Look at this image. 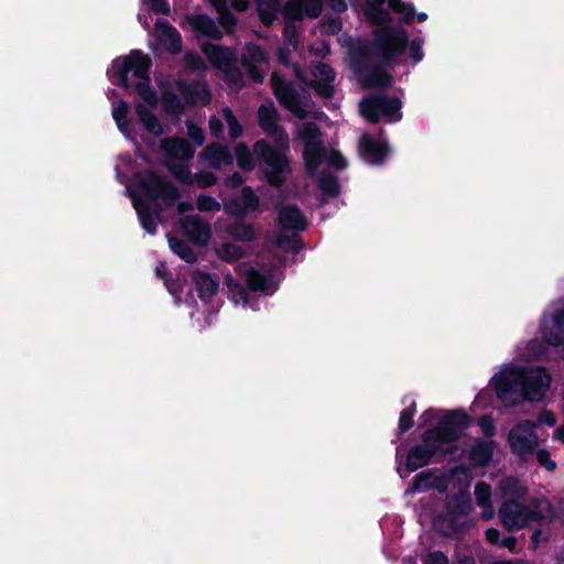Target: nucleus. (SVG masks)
I'll return each instance as SVG.
<instances>
[{
    "label": "nucleus",
    "instance_id": "nucleus-22",
    "mask_svg": "<svg viewBox=\"0 0 564 564\" xmlns=\"http://www.w3.org/2000/svg\"><path fill=\"white\" fill-rule=\"evenodd\" d=\"M192 282L196 288L198 297L204 303L212 302L213 297L217 294L219 282L210 273L196 270L192 274Z\"/></svg>",
    "mask_w": 564,
    "mask_h": 564
},
{
    "label": "nucleus",
    "instance_id": "nucleus-14",
    "mask_svg": "<svg viewBox=\"0 0 564 564\" xmlns=\"http://www.w3.org/2000/svg\"><path fill=\"white\" fill-rule=\"evenodd\" d=\"M536 423L531 420H524L516 424L508 434V442L510 444L511 452L518 456H524L534 451L535 441L530 437L536 438L534 430Z\"/></svg>",
    "mask_w": 564,
    "mask_h": 564
},
{
    "label": "nucleus",
    "instance_id": "nucleus-26",
    "mask_svg": "<svg viewBox=\"0 0 564 564\" xmlns=\"http://www.w3.org/2000/svg\"><path fill=\"white\" fill-rule=\"evenodd\" d=\"M495 441L477 440L469 449V462L475 467L488 466L494 457Z\"/></svg>",
    "mask_w": 564,
    "mask_h": 564
},
{
    "label": "nucleus",
    "instance_id": "nucleus-10",
    "mask_svg": "<svg viewBox=\"0 0 564 564\" xmlns=\"http://www.w3.org/2000/svg\"><path fill=\"white\" fill-rule=\"evenodd\" d=\"M500 522L508 531L520 530L530 522L542 521L545 517L536 503L529 506L516 500H506L498 511Z\"/></svg>",
    "mask_w": 564,
    "mask_h": 564
},
{
    "label": "nucleus",
    "instance_id": "nucleus-11",
    "mask_svg": "<svg viewBox=\"0 0 564 564\" xmlns=\"http://www.w3.org/2000/svg\"><path fill=\"white\" fill-rule=\"evenodd\" d=\"M384 0H375L373 2L367 1L365 6V15L373 25L379 26L373 31V39L377 37L378 34L386 32L389 29H393L395 31L394 36L399 40H391L390 45H395L402 36L405 39L404 44L408 45L409 42V33L408 31L400 25H392V17L390 12L383 7Z\"/></svg>",
    "mask_w": 564,
    "mask_h": 564
},
{
    "label": "nucleus",
    "instance_id": "nucleus-58",
    "mask_svg": "<svg viewBox=\"0 0 564 564\" xmlns=\"http://www.w3.org/2000/svg\"><path fill=\"white\" fill-rule=\"evenodd\" d=\"M307 18L316 19L323 12V0H302Z\"/></svg>",
    "mask_w": 564,
    "mask_h": 564
},
{
    "label": "nucleus",
    "instance_id": "nucleus-57",
    "mask_svg": "<svg viewBox=\"0 0 564 564\" xmlns=\"http://www.w3.org/2000/svg\"><path fill=\"white\" fill-rule=\"evenodd\" d=\"M218 177L209 171H199L194 174V182L199 188H207L215 185Z\"/></svg>",
    "mask_w": 564,
    "mask_h": 564
},
{
    "label": "nucleus",
    "instance_id": "nucleus-7",
    "mask_svg": "<svg viewBox=\"0 0 564 564\" xmlns=\"http://www.w3.org/2000/svg\"><path fill=\"white\" fill-rule=\"evenodd\" d=\"M138 187L151 202L161 199L166 208L174 207L181 197L178 187L154 170H147L139 177Z\"/></svg>",
    "mask_w": 564,
    "mask_h": 564
},
{
    "label": "nucleus",
    "instance_id": "nucleus-12",
    "mask_svg": "<svg viewBox=\"0 0 564 564\" xmlns=\"http://www.w3.org/2000/svg\"><path fill=\"white\" fill-rule=\"evenodd\" d=\"M271 87L279 104L294 113L297 118L304 119L307 116L303 107L301 95L291 82H286L282 76L273 73L271 76Z\"/></svg>",
    "mask_w": 564,
    "mask_h": 564
},
{
    "label": "nucleus",
    "instance_id": "nucleus-6",
    "mask_svg": "<svg viewBox=\"0 0 564 564\" xmlns=\"http://www.w3.org/2000/svg\"><path fill=\"white\" fill-rule=\"evenodd\" d=\"M471 417L464 409L448 410L443 415L436 426H432L426 431L442 446L447 447L454 445L463 431L470 426Z\"/></svg>",
    "mask_w": 564,
    "mask_h": 564
},
{
    "label": "nucleus",
    "instance_id": "nucleus-27",
    "mask_svg": "<svg viewBox=\"0 0 564 564\" xmlns=\"http://www.w3.org/2000/svg\"><path fill=\"white\" fill-rule=\"evenodd\" d=\"M445 512L452 516H460L467 518L473 511V502L468 492L459 491L453 496H448L444 503Z\"/></svg>",
    "mask_w": 564,
    "mask_h": 564
},
{
    "label": "nucleus",
    "instance_id": "nucleus-46",
    "mask_svg": "<svg viewBox=\"0 0 564 564\" xmlns=\"http://www.w3.org/2000/svg\"><path fill=\"white\" fill-rule=\"evenodd\" d=\"M276 245L294 253L300 252L303 248V241L295 231H293L292 235L285 232L280 234L276 238Z\"/></svg>",
    "mask_w": 564,
    "mask_h": 564
},
{
    "label": "nucleus",
    "instance_id": "nucleus-39",
    "mask_svg": "<svg viewBox=\"0 0 564 564\" xmlns=\"http://www.w3.org/2000/svg\"><path fill=\"white\" fill-rule=\"evenodd\" d=\"M318 187L329 198H336L340 195V184L335 174L323 172L318 178Z\"/></svg>",
    "mask_w": 564,
    "mask_h": 564
},
{
    "label": "nucleus",
    "instance_id": "nucleus-13",
    "mask_svg": "<svg viewBox=\"0 0 564 564\" xmlns=\"http://www.w3.org/2000/svg\"><path fill=\"white\" fill-rule=\"evenodd\" d=\"M225 213L232 218H246L260 210V197L249 185L241 187L240 194L223 202Z\"/></svg>",
    "mask_w": 564,
    "mask_h": 564
},
{
    "label": "nucleus",
    "instance_id": "nucleus-42",
    "mask_svg": "<svg viewBox=\"0 0 564 564\" xmlns=\"http://www.w3.org/2000/svg\"><path fill=\"white\" fill-rule=\"evenodd\" d=\"M282 13L284 21H302L306 14L304 13V6L302 0H288L285 4L282 3Z\"/></svg>",
    "mask_w": 564,
    "mask_h": 564
},
{
    "label": "nucleus",
    "instance_id": "nucleus-56",
    "mask_svg": "<svg viewBox=\"0 0 564 564\" xmlns=\"http://www.w3.org/2000/svg\"><path fill=\"white\" fill-rule=\"evenodd\" d=\"M278 130L274 134H269L274 141L272 145L288 155L290 152V138L283 127L278 128Z\"/></svg>",
    "mask_w": 564,
    "mask_h": 564
},
{
    "label": "nucleus",
    "instance_id": "nucleus-50",
    "mask_svg": "<svg viewBox=\"0 0 564 564\" xmlns=\"http://www.w3.org/2000/svg\"><path fill=\"white\" fill-rule=\"evenodd\" d=\"M196 207L199 212H219L221 204L210 195L199 194L196 198Z\"/></svg>",
    "mask_w": 564,
    "mask_h": 564
},
{
    "label": "nucleus",
    "instance_id": "nucleus-37",
    "mask_svg": "<svg viewBox=\"0 0 564 564\" xmlns=\"http://www.w3.org/2000/svg\"><path fill=\"white\" fill-rule=\"evenodd\" d=\"M253 154V151L251 152L247 143H237L235 147V158L238 167L245 172L253 171L256 167Z\"/></svg>",
    "mask_w": 564,
    "mask_h": 564
},
{
    "label": "nucleus",
    "instance_id": "nucleus-24",
    "mask_svg": "<svg viewBox=\"0 0 564 564\" xmlns=\"http://www.w3.org/2000/svg\"><path fill=\"white\" fill-rule=\"evenodd\" d=\"M186 20L193 30L199 35L212 39H223V31L218 24L207 14L186 15Z\"/></svg>",
    "mask_w": 564,
    "mask_h": 564
},
{
    "label": "nucleus",
    "instance_id": "nucleus-21",
    "mask_svg": "<svg viewBox=\"0 0 564 564\" xmlns=\"http://www.w3.org/2000/svg\"><path fill=\"white\" fill-rule=\"evenodd\" d=\"M202 158L208 161L212 169L220 170L223 165L234 163V155L227 144L219 142L209 143L202 152Z\"/></svg>",
    "mask_w": 564,
    "mask_h": 564
},
{
    "label": "nucleus",
    "instance_id": "nucleus-64",
    "mask_svg": "<svg viewBox=\"0 0 564 564\" xmlns=\"http://www.w3.org/2000/svg\"><path fill=\"white\" fill-rule=\"evenodd\" d=\"M423 564H449V561L442 551H433L425 556Z\"/></svg>",
    "mask_w": 564,
    "mask_h": 564
},
{
    "label": "nucleus",
    "instance_id": "nucleus-1",
    "mask_svg": "<svg viewBox=\"0 0 564 564\" xmlns=\"http://www.w3.org/2000/svg\"><path fill=\"white\" fill-rule=\"evenodd\" d=\"M393 34L395 31L389 29L376 39L358 42L349 50L350 67L365 88L387 89L393 85L394 78L388 73L387 67L408 48L403 36L395 45H390L391 40H397Z\"/></svg>",
    "mask_w": 564,
    "mask_h": 564
},
{
    "label": "nucleus",
    "instance_id": "nucleus-54",
    "mask_svg": "<svg viewBox=\"0 0 564 564\" xmlns=\"http://www.w3.org/2000/svg\"><path fill=\"white\" fill-rule=\"evenodd\" d=\"M433 487L431 482V474L427 471H422L417 474L411 484V491L419 492V491H426Z\"/></svg>",
    "mask_w": 564,
    "mask_h": 564
},
{
    "label": "nucleus",
    "instance_id": "nucleus-62",
    "mask_svg": "<svg viewBox=\"0 0 564 564\" xmlns=\"http://www.w3.org/2000/svg\"><path fill=\"white\" fill-rule=\"evenodd\" d=\"M322 28L329 34H337L341 31L343 24L339 18L324 17Z\"/></svg>",
    "mask_w": 564,
    "mask_h": 564
},
{
    "label": "nucleus",
    "instance_id": "nucleus-63",
    "mask_svg": "<svg viewBox=\"0 0 564 564\" xmlns=\"http://www.w3.org/2000/svg\"><path fill=\"white\" fill-rule=\"evenodd\" d=\"M145 2L155 14L170 15L171 13L167 0H145Z\"/></svg>",
    "mask_w": 564,
    "mask_h": 564
},
{
    "label": "nucleus",
    "instance_id": "nucleus-19",
    "mask_svg": "<svg viewBox=\"0 0 564 564\" xmlns=\"http://www.w3.org/2000/svg\"><path fill=\"white\" fill-rule=\"evenodd\" d=\"M279 224L283 231L301 232L308 227L307 218L296 205H285L279 210Z\"/></svg>",
    "mask_w": 564,
    "mask_h": 564
},
{
    "label": "nucleus",
    "instance_id": "nucleus-2",
    "mask_svg": "<svg viewBox=\"0 0 564 564\" xmlns=\"http://www.w3.org/2000/svg\"><path fill=\"white\" fill-rule=\"evenodd\" d=\"M551 384V376L543 367H512L494 378V389L498 399L510 408L523 401L539 402Z\"/></svg>",
    "mask_w": 564,
    "mask_h": 564
},
{
    "label": "nucleus",
    "instance_id": "nucleus-18",
    "mask_svg": "<svg viewBox=\"0 0 564 564\" xmlns=\"http://www.w3.org/2000/svg\"><path fill=\"white\" fill-rule=\"evenodd\" d=\"M390 153V147L386 142L378 141L364 133L359 139V154L369 164L380 165Z\"/></svg>",
    "mask_w": 564,
    "mask_h": 564
},
{
    "label": "nucleus",
    "instance_id": "nucleus-3",
    "mask_svg": "<svg viewBox=\"0 0 564 564\" xmlns=\"http://www.w3.org/2000/svg\"><path fill=\"white\" fill-rule=\"evenodd\" d=\"M151 58L140 50H131L122 59L112 62L113 73L110 80L113 85L130 88L128 75L130 72L140 80L135 85L139 96L150 106H156L158 97L150 84Z\"/></svg>",
    "mask_w": 564,
    "mask_h": 564
},
{
    "label": "nucleus",
    "instance_id": "nucleus-45",
    "mask_svg": "<svg viewBox=\"0 0 564 564\" xmlns=\"http://www.w3.org/2000/svg\"><path fill=\"white\" fill-rule=\"evenodd\" d=\"M221 115L228 126V134L231 140H237L243 134V128L229 107L221 110Z\"/></svg>",
    "mask_w": 564,
    "mask_h": 564
},
{
    "label": "nucleus",
    "instance_id": "nucleus-17",
    "mask_svg": "<svg viewBox=\"0 0 564 564\" xmlns=\"http://www.w3.org/2000/svg\"><path fill=\"white\" fill-rule=\"evenodd\" d=\"M176 87L181 93L184 105L188 107L207 106L212 100V94L207 85L199 80L186 83L178 80Z\"/></svg>",
    "mask_w": 564,
    "mask_h": 564
},
{
    "label": "nucleus",
    "instance_id": "nucleus-41",
    "mask_svg": "<svg viewBox=\"0 0 564 564\" xmlns=\"http://www.w3.org/2000/svg\"><path fill=\"white\" fill-rule=\"evenodd\" d=\"M390 9L401 14L400 22L404 24H412L415 18V8L412 3H406L403 0H387Z\"/></svg>",
    "mask_w": 564,
    "mask_h": 564
},
{
    "label": "nucleus",
    "instance_id": "nucleus-31",
    "mask_svg": "<svg viewBox=\"0 0 564 564\" xmlns=\"http://www.w3.org/2000/svg\"><path fill=\"white\" fill-rule=\"evenodd\" d=\"M158 29H162L161 41L171 54H176L182 50V37L180 32L167 21L158 20Z\"/></svg>",
    "mask_w": 564,
    "mask_h": 564
},
{
    "label": "nucleus",
    "instance_id": "nucleus-52",
    "mask_svg": "<svg viewBox=\"0 0 564 564\" xmlns=\"http://www.w3.org/2000/svg\"><path fill=\"white\" fill-rule=\"evenodd\" d=\"M312 74L314 77L318 78L317 80L334 82L336 78L334 68L324 62H318L314 66Z\"/></svg>",
    "mask_w": 564,
    "mask_h": 564
},
{
    "label": "nucleus",
    "instance_id": "nucleus-29",
    "mask_svg": "<svg viewBox=\"0 0 564 564\" xmlns=\"http://www.w3.org/2000/svg\"><path fill=\"white\" fill-rule=\"evenodd\" d=\"M295 76L307 87L314 89L316 95L324 99H332L335 95L334 82L308 79L299 65H293Z\"/></svg>",
    "mask_w": 564,
    "mask_h": 564
},
{
    "label": "nucleus",
    "instance_id": "nucleus-44",
    "mask_svg": "<svg viewBox=\"0 0 564 564\" xmlns=\"http://www.w3.org/2000/svg\"><path fill=\"white\" fill-rule=\"evenodd\" d=\"M246 256L247 252L243 247L230 242L223 243L219 250L220 259L228 263H234L238 260H241Z\"/></svg>",
    "mask_w": 564,
    "mask_h": 564
},
{
    "label": "nucleus",
    "instance_id": "nucleus-38",
    "mask_svg": "<svg viewBox=\"0 0 564 564\" xmlns=\"http://www.w3.org/2000/svg\"><path fill=\"white\" fill-rule=\"evenodd\" d=\"M169 246L171 250L185 262L194 263L197 261V256L187 241L176 237H170Z\"/></svg>",
    "mask_w": 564,
    "mask_h": 564
},
{
    "label": "nucleus",
    "instance_id": "nucleus-53",
    "mask_svg": "<svg viewBox=\"0 0 564 564\" xmlns=\"http://www.w3.org/2000/svg\"><path fill=\"white\" fill-rule=\"evenodd\" d=\"M185 67L192 72H204L207 66L203 57L195 53L189 52L184 55Z\"/></svg>",
    "mask_w": 564,
    "mask_h": 564
},
{
    "label": "nucleus",
    "instance_id": "nucleus-8",
    "mask_svg": "<svg viewBox=\"0 0 564 564\" xmlns=\"http://www.w3.org/2000/svg\"><path fill=\"white\" fill-rule=\"evenodd\" d=\"M457 449L456 445L442 447L434 437L425 430L421 435V443L412 446L406 455L405 468L408 473H413L432 463L433 458L438 455L446 458Z\"/></svg>",
    "mask_w": 564,
    "mask_h": 564
},
{
    "label": "nucleus",
    "instance_id": "nucleus-15",
    "mask_svg": "<svg viewBox=\"0 0 564 564\" xmlns=\"http://www.w3.org/2000/svg\"><path fill=\"white\" fill-rule=\"evenodd\" d=\"M183 234L196 246L205 247L212 237L209 224L199 215L183 216L180 219Z\"/></svg>",
    "mask_w": 564,
    "mask_h": 564
},
{
    "label": "nucleus",
    "instance_id": "nucleus-49",
    "mask_svg": "<svg viewBox=\"0 0 564 564\" xmlns=\"http://www.w3.org/2000/svg\"><path fill=\"white\" fill-rule=\"evenodd\" d=\"M283 43L284 45L291 46L292 50L296 51L299 47V32L295 23L292 21H284L283 26Z\"/></svg>",
    "mask_w": 564,
    "mask_h": 564
},
{
    "label": "nucleus",
    "instance_id": "nucleus-9",
    "mask_svg": "<svg viewBox=\"0 0 564 564\" xmlns=\"http://www.w3.org/2000/svg\"><path fill=\"white\" fill-rule=\"evenodd\" d=\"M299 138L304 143L303 161L308 175H315L326 159V148L322 140V130L314 121L303 123Z\"/></svg>",
    "mask_w": 564,
    "mask_h": 564
},
{
    "label": "nucleus",
    "instance_id": "nucleus-23",
    "mask_svg": "<svg viewBox=\"0 0 564 564\" xmlns=\"http://www.w3.org/2000/svg\"><path fill=\"white\" fill-rule=\"evenodd\" d=\"M202 51L210 65L219 70L236 61L234 50L227 46L207 43L203 45Z\"/></svg>",
    "mask_w": 564,
    "mask_h": 564
},
{
    "label": "nucleus",
    "instance_id": "nucleus-51",
    "mask_svg": "<svg viewBox=\"0 0 564 564\" xmlns=\"http://www.w3.org/2000/svg\"><path fill=\"white\" fill-rule=\"evenodd\" d=\"M475 497L479 507L490 506L491 487L485 481H478L475 486Z\"/></svg>",
    "mask_w": 564,
    "mask_h": 564
},
{
    "label": "nucleus",
    "instance_id": "nucleus-28",
    "mask_svg": "<svg viewBox=\"0 0 564 564\" xmlns=\"http://www.w3.org/2000/svg\"><path fill=\"white\" fill-rule=\"evenodd\" d=\"M258 124L267 134H274L281 126L280 113L273 104H262L258 108Z\"/></svg>",
    "mask_w": 564,
    "mask_h": 564
},
{
    "label": "nucleus",
    "instance_id": "nucleus-25",
    "mask_svg": "<svg viewBox=\"0 0 564 564\" xmlns=\"http://www.w3.org/2000/svg\"><path fill=\"white\" fill-rule=\"evenodd\" d=\"M542 337L550 346L564 345V306L554 312L552 327L542 325Z\"/></svg>",
    "mask_w": 564,
    "mask_h": 564
},
{
    "label": "nucleus",
    "instance_id": "nucleus-36",
    "mask_svg": "<svg viewBox=\"0 0 564 564\" xmlns=\"http://www.w3.org/2000/svg\"><path fill=\"white\" fill-rule=\"evenodd\" d=\"M161 102L163 111L174 118H180L185 110V105L172 90H164L162 93Z\"/></svg>",
    "mask_w": 564,
    "mask_h": 564
},
{
    "label": "nucleus",
    "instance_id": "nucleus-20",
    "mask_svg": "<svg viewBox=\"0 0 564 564\" xmlns=\"http://www.w3.org/2000/svg\"><path fill=\"white\" fill-rule=\"evenodd\" d=\"M161 148L171 160L189 161L195 154L193 145L183 138H165L161 141Z\"/></svg>",
    "mask_w": 564,
    "mask_h": 564
},
{
    "label": "nucleus",
    "instance_id": "nucleus-35",
    "mask_svg": "<svg viewBox=\"0 0 564 564\" xmlns=\"http://www.w3.org/2000/svg\"><path fill=\"white\" fill-rule=\"evenodd\" d=\"M246 284L250 291L268 292L272 285V279L270 275L254 268H250L246 273Z\"/></svg>",
    "mask_w": 564,
    "mask_h": 564
},
{
    "label": "nucleus",
    "instance_id": "nucleus-60",
    "mask_svg": "<svg viewBox=\"0 0 564 564\" xmlns=\"http://www.w3.org/2000/svg\"><path fill=\"white\" fill-rule=\"evenodd\" d=\"M174 177L182 184L192 185L194 183V175L191 170L185 165H180L171 169Z\"/></svg>",
    "mask_w": 564,
    "mask_h": 564
},
{
    "label": "nucleus",
    "instance_id": "nucleus-47",
    "mask_svg": "<svg viewBox=\"0 0 564 564\" xmlns=\"http://www.w3.org/2000/svg\"><path fill=\"white\" fill-rule=\"evenodd\" d=\"M416 413V402L412 401L409 406H406L404 410L401 411L398 422V429L400 434H404L408 431H410L413 425L414 421L413 417Z\"/></svg>",
    "mask_w": 564,
    "mask_h": 564
},
{
    "label": "nucleus",
    "instance_id": "nucleus-5",
    "mask_svg": "<svg viewBox=\"0 0 564 564\" xmlns=\"http://www.w3.org/2000/svg\"><path fill=\"white\" fill-rule=\"evenodd\" d=\"M402 101L397 96H388L383 93L364 97L359 102L360 115L371 124H377L381 117L389 122L401 121Z\"/></svg>",
    "mask_w": 564,
    "mask_h": 564
},
{
    "label": "nucleus",
    "instance_id": "nucleus-32",
    "mask_svg": "<svg viewBox=\"0 0 564 564\" xmlns=\"http://www.w3.org/2000/svg\"><path fill=\"white\" fill-rule=\"evenodd\" d=\"M259 20L264 26H271L280 12H282V0H256Z\"/></svg>",
    "mask_w": 564,
    "mask_h": 564
},
{
    "label": "nucleus",
    "instance_id": "nucleus-59",
    "mask_svg": "<svg viewBox=\"0 0 564 564\" xmlns=\"http://www.w3.org/2000/svg\"><path fill=\"white\" fill-rule=\"evenodd\" d=\"M221 72L225 74V78L230 84H241L243 80V76L241 70L238 68L236 61L232 62L229 66L221 69Z\"/></svg>",
    "mask_w": 564,
    "mask_h": 564
},
{
    "label": "nucleus",
    "instance_id": "nucleus-30",
    "mask_svg": "<svg viewBox=\"0 0 564 564\" xmlns=\"http://www.w3.org/2000/svg\"><path fill=\"white\" fill-rule=\"evenodd\" d=\"M227 234L240 242H252L257 239L253 224L246 223L245 218H235L227 227Z\"/></svg>",
    "mask_w": 564,
    "mask_h": 564
},
{
    "label": "nucleus",
    "instance_id": "nucleus-33",
    "mask_svg": "<svg viewBox=\"0 0 564 564\" xmlns=\"http://www.w3.org/2000/svg\"><path fill=\"white\" fill-rule=\"evenodd\" d=\"M133 207L137 210L141 227L150 235H155L158 227L155 223L152 208L147 200L134 197L132 200Z\"/></svg>",
    "mask_w": 564,
    "mask_h": 564
},
{
    "label": "nucleus",
    "instance_id": "nucleus-55",
    "mask_svg": "<svg viewBox=\"0 0 564 564\" xmlns=\"http://www.w3.org/2000/svg\"><path fill=\"white\" fill-rule=\"evenodd\" d=\"M423 44L424 40L421 36H416L411 42H408L409 55L414 63H419L424 58Z\"/></svg>",
    "mask_w": 564,
    "mask_h": 564
},
{
    "label": "nucleus",
    "instance_id": "nucleus-61",
    "mask_svg": "<svg viewBox=\"0 0 564 564\" xmlns=\"http://www.w3.org/2000/svg\"><path fill=\"white\" fill-rule=\"evenodd\" d=\"M536 460L547 471H554L556 469V463L553 459H551V454L545 448L538 449V452H536Z\"/></svg>",
    "mask_w": 564,
    "mask_h": 564
},
{
    "label": "nucleus",
    "instance_id": "nucleus-16",
    "mask_svg": "<svg viewBox=\"0 0 564 564\" xmlns=\"http://www.w3.org/2000/svg\"><path fill=\"white\" fill-rule=\"evenodd\" d=\"M434 529L443 536L454 538L462 536L471 527L470 520L460 516H452L442 511L433 521Z\"/></svg>",
    "mask_w": 564,
    "mask_h": 564
},
{
    "label": "nucleus",
    "instance_id": "nucleus-34",
    "mask_svg": "<svg viewBox=\"0 0 564 564\" xmlns=\"http://www.w3.org/2000/svg\"><path fill=\"white\" fill-rule=\"evenodd\" d=\"M135 113L138 116L139 121L143 124L144 129L149 133L155 137H160L164 133L163 127L159 121L158 117L147 106H144L141 102H138L135 105Z\"/></svg>",
    "mask_w": 564,
    "mask_h": 564
},
{
    "label": "nucleus",
    "instance_id": "nucleus-48",
    "mask_svg": "<svg viewBox=\"0 0 564 564\" xmlns=\"http://www.w3.org/2000/svg\"><path fill=\"white\" fill-rule=\"evenodd\" d=\"M219 13V24L227 31L232 32L238 23L236 15L230 11L225 2L216 6Z\"/></svg>",
    "mask_w": 564,
    "mask_h": 564
},
{
    "label": "nucleus",
    "instance_id": "nucleus-43",
    "mask_svg": "<svg viewBox=\"0 0 564 564\" xmlns=\"http://www.w3.org/2000/svg\"><path fill=\"white\" fill-rule=\"evenodd\" d=\"M226 285L228 288L229 299L235 303H242L243 305L248 304L249 294L247 289L238 281L227 278Z\"/></svg>",
    "mask_w": 564,
    "mask_h": 564
},
{
    "label": "nucleus",
    "instance_id": "nucleus-4",
    "mask_svg": "<svg viewBox=\"0 0 564 564\" xmlns=\"http://www.w3.org/2000/svg\"><path fill=\"white\" fill-rule=\"evenodd\" d=\"M253 153L260 163L265 165L263 171L267 183L273 188H281L292 172L289 155L275 149L268 140L259 139L253 143Z\"/></svg>",
    "mask_w": 564,
    "mask_h": 564
},
{
    "label": "nucleus",
    "instance_id": "nucleus-40",
    "mask_svg": "<svg viewBox=\"0 0 564 564\" xmlns=\"http://www.w3.org/2000/svg\"><path fill=\"white\" fill-rule=\"evenodd\" d=\"M500 488L502 491V496L507 498V500H516L519 501L524 497L527 489L523 487L520 481L514 477H509L501 481Z\"/></svg>",
    "mask_w": 564,
    "mask_h": 564
}]
</instances>
